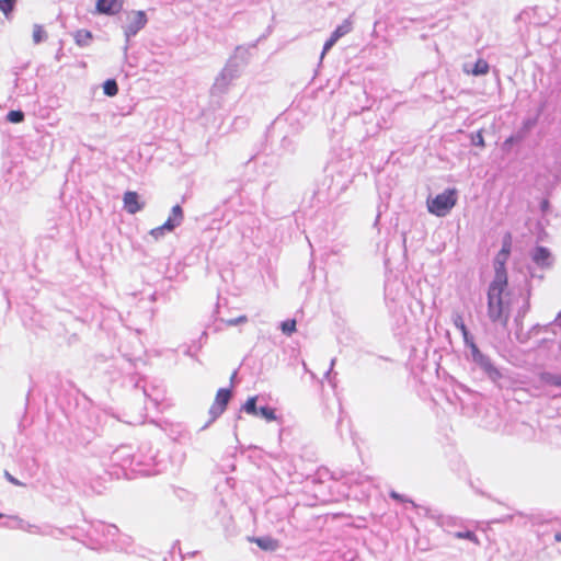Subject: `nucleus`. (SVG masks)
<instances>
[{
    "label": "nucleus",
    "mask_w": 561,
    "mask_h": 561,
    "mask_svg": "<svg viewBox=\"0 0 561 561\" xmlns=\"http://www.w3.org/2000/svg\"><path fill=\"white\" fill-rule=\"evenodd\" d=\"M507 284H504L503 277H494L488 290V316L494 323L506 327L510 318L508 302L505 297Z\"/></svg>",
    "instance_id": "obj_1"
},
{
    "label": "nucleus",
    "mask_w": 561,
    "mask_h": 561,
    "mask_svg": "<svg viewBox=\"0 0 561 561\" xmlns=\"http://www.w3.org/2000/svg\"><path fill=\"white\" fill-rule=\"evenodd\" d=\"M248 49L237 47L234 55L227 61L220 73L216 77L211 87L213 94H224L228 91L232 82L239 78L242 66L247 62L245 55Z\"/></svg>",
    "instance_id": "obj_2"
},
{
    "label": "nucleus",
    "mask_w": 561,
    "mask_h": 561,
    "mask_svg": "<svg viewBox=\"0 0 561 561\" xmlns=\"http://www.w3.org/2000/svg\"><path fill=\"white\" fill-rule=\"evenodd\" d=\"M456 190L448 188L443 193L436 195L434 198L427 199V209L433 215L444 217L456 205Z\"/></svg>",
    "instance_id": "obj_3"
},
{
    "label": "nucleus",
    "mask_w": 561,
    "mask_h": 561,
    "mask_svg": "<svg viewBox=\"0 0 561 561\" xmlns=\"http://www.w3.org/2000/svg\"><path fill=\"white\" fill-rule=\"evenodd\" d=\"M472 360L489 376V378L496 382L502 378L501 371L492 364L491 359L482 354L473 342H470Z\"/></svg>",
    "instance_id": "obj_4"
},
{
    "label": "nucleus",
    "mask_w": 561,
    "mask_h": 561,
    "mask_svg": "<svg viewBox=\"0 0 561 561\" xmlns=\"http://www.w3.org/2000/svg\"><path fill=\"white\" fill-rule=\"evenodd\" d=\"M183 217L184 216H183L182 207L180 205L173 206L171 209V214H170L169 218L167 219V221L163 225H161L157 228H153L150 231V234L157 240L160 239L161 237L164 236L165 232H171L176 227H179L183 221Z\"/></svg>",
    "instance_id": "obj_5"
},
{
    "label": "nucleus",
    "mask_w": 561,
    "mask_h": 561,
    "mask_svg": "<svg viewBox=\"0 0 561 561\" xmlns=\"http://www.w3.org/2000/svg\"><path fill=\"white\" fill-rule=\"evenodd\" d=\"M128 23L124 27L126 39L135 36L147 24V16L144 11H131L127 15Z\"/></svg>",
    "instance_id": "obj_6"
},
{
    "label": "nucleus",
    "mask_w": 561,
    "mask_h": 561,
    "mask_svg": "<svg viewBox=\"0 0 561 561\" xmlns=\"http://www.w3.org/2000/svg\"><path fill=\"white\" fill-rule=\"evenodd\" d=\"M230 399L231 391L229 389L221 388L217 391L215 401L209 409L211 421L216 420L219 415H221L225 412Z\"/></svg>",
    "instance_id": "obj_7"
},
{
    "label": "nucleus",
    "mask_w": 561,
    "mask_h": 561,
    "mask_svg": "<svg viewBox=\"0 0 561 561\" xmlns=\"http://www.w3.org/2000/svg\"><path fill=\"white\" fill-rule=\"evenodd\" d=\"M11 520L16 522V526L19 527V529H21L23 531H26L30 534L42 535V536H55L54 530L48 531L47 529H45V527H42V526H38L35 524H31L26 520H23L20 517H12Z\"/></svg>",
    "instance_id": "obj_8"
},
{
    "label": "nucleus",
    "mask_w": 561,
    "mask_h": 561,
    "mask_svg": "<svg viewBox=\"0 0 561 561\" xmlns=\"http://www.w3.org/2000/svg\"><path fill=\"white\" fill-rule=\"evenodd\" d=\"M124 0H98L96 11L102 14L114 15L123 8Z\"/></svg>",
    "instance_id": "obj_9"
},
{
    "label": "nucleus",
    "mask_w": 561,
    "mask_h": 561,
    "mask_svg": "<svg viewBox=\"0 0 561 561\" xmlns=\"http://www.w3.org/2000/svg\"><path fill=\"white\" fill-rule=\"evenodd\" d=\"M531 259L540 267H549L553 261L550 251L543 247H537L531 253Z\"/></svg>",
    "instance_id": "obj_10"
},
{
    "label": "nucleus",
    "mask_w": 561,
    "mask_h": 561,
    "mask_svg": "<svg viewBox=\"0 0 561 561\" xmlns=\"http://www.w3.org/2000/svg\"><path fill=\"white\" fill-rule=\"evenodd\" d=\"M125 209L134 215L142 209V204L138 202V194L136 192L128 191L123 197Z\"/></svg>",
    "instance_id": "obj_11"
},
{
    "label": "nucleus",
    "mask_w": 561,
    "mask_h": 561,
    "mask_svg": "<svg viewBox=\"0 0 561 561\" xmlns=\"http://www.w3.org/2000/svg\"><path fill=\"white\" fill-rule=\"evenodd\" d=\"M508 260V256L504 255V253L499 252L494 259V277L502 276L504 284H507V275L505 271V264Z\"/></svg>",
    "instance_id": "obj_12"
},
{
    "label": "nucleus",
    "mask_w": 561,
    "mask_h": 561,
    "mask_svg": "<svg viewBox=\"0 0 561 561\" xmlns=\"http://www.w3.org/2000/svg\"><path fill=\"white\" fill-rule=\"evenodd\" d=\"M451 320H453L454 325L461 332L465 343L467 345H469L470 342H472V339L470 337V334H469L468 329L463 322V318H462L461 313L454 312Z\"/></svg>",
    "instance_id": "obj_13"
},
{
    "label": "nucleus",
    "mask_w": 561,
    "mask_h": 561,
    "mask_svg": "<svg viewBox=\"0 0 561 561\" xmlns=\"http://www.w3.org/2000/svg\"><path fill=\"white\" fill-rule=\"evenodd\" d=\"M96 531L102 533L104 537L114 542L118 536L119 529L115 525L100 523L96 527Z\"/></svg>",
    "instance_id": "obj_14"
},
{
    "label": "nucleus",
    "mask_w": 561,
    "mask_h": 561,
    "mask_svg": "<svg viewBox=\"0 0 561 561\" xmlns=\"http://www.w3.org/2000/svg\"><path fill=\"white\" fill-rule=\"evenodd\" d=\"M353 30V22L351 19H346L340 24L331 34L333 38L339 41L341 37L345 36Z\"/></svg>",
    "instance_id": "obj_15"
},
{
    "label": "nucleus",
    "mask_w": 561,
    "mask_h": 561,
    "mask_svg": "<svg viewBox=\"0 0 561 561\" xmlns=\"http://www.w3.org/2000/svg\"><path fill=\"white\" fill-rule=\"evenodd\" d=\"M489 64L484 59H478L471 70L465 68L467 73H471L473 76H483L489 72Z\"/></svg>",
    "instance_id": "obj_16"
},
{
    "label": "nucleus",
    "mask_w": 561,
    "mask_h": 561,
    "mask_svg": "<svg viewBox=\"0 0 561 561\" xmlns=\"http://www.w3.org/2000/svg\"><path fill=\"white\" fill-rule=\"evenodd\" d=\"M114 543H116V546L121 549L129 551V549L133 547L134 540L129 535L118 533Z\"/></svg>",
    "instance_id": "obj_17"
},
{
    "label": "nucleus",
    "mask_w": 561,
    "mask_h": 561,
    "mask_svg": "<svg viewBox=\"0 0 561 561\" xmlns=\"http://www.w3.org/2000/svg\"><path fill=\"white\" fill-rule=\"evenodd\" d=\"M92 39V34L85 30H79L75 34V41L79 46H87Z\"/></svg>",
    "instance_id": "obj_18"
},
{
    "label": "nucleus",
    "mask_w": 561,
    "mask_h": 561,
    "mask_svg": "<svg viewBox=\"0 0 561 561\" xmlns=\"http://www.w3.org/2000/svg\"><path fill=\"white\" fill-rule=\"evenodd\" d=\"M540 379L545 383L553 385V386L561 388V375H554L551 373H542L540 375Z\"/></svg>",
    "instance_id": "obj_19"
},
{
    "label": "nucleus",
    "mask_w": 561,
    "mask_h": 561,
    "mask_svg": "<svg viewBox=\"0 0 561 561\" xmlns=\"http://www.w3.org/2000/svg\"><path fill=\"white\" fill-rule=\"evenodd\" d=\"M256 397H250L242 405V410L250 415H257L259 409L256 408Z\"/></svg>",
    "instance_id": "obj_20"
},
{
    "label": "nucleus",
    "mask_w": 561,
    "mask_h": 561,
    "mask_svg": "<svg viewBox=\"0 0 561 561\" xmlns=\"http://www.w3.org/2000/svg\"><path fill=\"white\" fill-rule=\"evenodd\" d=\"M33 42L34 44H39L47 38V34L44 31L42 25L35 24L33 27Z\"/></svg>",
    "instance_id": "obj_21"
},
{
    "label": "nucleus",
    "mask_w": 561,
    "mask_h": 561,
    "mask_svg": "<svg viewBox=\"0 0 561 561\" xmlns=\"http://www.w3.org/2000/svg\"><path fill=\"white\" fill-rule=\"evenodd\" d=\"M104 94L107 96H114L118 92V87L115 80L108 79L103 84Z\"/></svg>",
    "instance_id": "obj_22"
},
{
    "label": "nucleus",
    "mask_w": 561,
    "mask_h": 561,
    "mask_svg": "<svg viewBox=\"0 0 561 561\" xmlns=\"http://www.w3.org/2000/svg\"><path fill=\"white\" fill-rule=\"evenodd\" d=\"M257 415L265 419L268 422L276 421L277 416L275 410L270 407H261L259 409Z\"/></svg>",
    "instance_id": "obj_23"
},
{
    "label": "nucleus",
    "mask_w": 561,
    "mask_h": 561,
    "mask_svg": "<svg viewBox=\"0 0 561 561\" xmlns=\"http://www.w3.org/2000/svg\"><path fill=\"white\" fill-rule=\"evenodd\" d=\"M453 534L458 539H468V540L474 542L476 545L480 543L478 537L476 536V534L473 531H470V530H458V531H455Z\"/></svg>",
    "instance_id": "obj_24"
},
{
    "label": "nucleus",
    "mask_w": 561,
    "mask_h": 561,
    "mask_svg": "<svg viewBox=\"0 0 561 561\" xmlns=\"http://www.w3.org/2000/svg\"><path fill=\"white\" fill-rule=\"evenodd\" d=\"M458 520L455 517L443 516L439 518V525L446 530L451 533V528L457 525Z\"/></svg>",
    "instance_id": "obj_25"
},
{
    "label": "nucleus",
    "mask_w": 561,
    "mask_h": 561,
    "mask_svg": "<svg viewBox=\"0 0 561 561\" xmlns=\"http://www.w3.org/2000/svg\"><path fill=\"white\" fill-rule=\"evenodd\" d=\"M280 330L286 335H291L296 331V320L290 319L280 323Z\"/></svg>",
    "instance_id": "obj_26"
},
{
    "label": "nucleus",
    "mask_w": 561,
    "mask_h": 561,
    "mask_svg": "<svg viewBox=\"0 0 561 561\" xmlns=\"http://www.w3.org/2000/svg\"><path fill=\"white\" fill-rule=\"evenodd\" d=\"M7 119L10 123H21L24 119V113L22 111H10L7 115Z\"/></svg>",
    "instance_id": "obj_27"
},
{
    "label": "nucleus",
    "mask_w": 561,
    "mask_h": 561,
    "mask_svg": "<svg viewBox=\"0 0 561 561\" xmlns=\"http://www.w3.org/2000/svg\"><path fill=\"white\" fill-rule=\"evenodd\" d=\"M471 142L474 146L484 147V138L481 131L471 135Z\"/></svg>",
    "instance_id": "obj_28"
},
{
    "label": "nucleus",
    "mask_w": 561,
    "mask_h": 561,
    "mask_svg": "<svg viewBox=\"0 0 561 561\" xmlns=\"http://www.w3.org/2000/svg\"><path fill=\"white\" fill-rule=\"evenodd\" d=\"M247 321H248L247 316H240V317H238V318H233V319L225 320V323H226L228 327H234V325H238V324H241V323H245Z\"/></svg>",
    "instance_id": "obj_29"
},
{
    "label": "nucleus",
    "mask_w": 561,
    "mask_h": 561,
    "mask_svg": "<svg viewBox=\"0 0 561 561\" xmlns=\"http://www.w3.org/2000/svg\"><path fill=\"white\" fill-rule=\"evenodd\" d=\"M15 0H0V10L3 13H8L12 10Z\"/></svg>",
    "instance_id": "obj_30"
},
{
    "label": "nucleus",
    "mask_w": 561,
    "mask_h": 561,
    "mask_svg": "<svg viewBox=\"0 0 561 561\" xmlns=\"http://www.w3.org/2000/svg\"><path fill=\"white\" fill-rule=\"evenodd\" d=\"M501 253H504V255L510 256L511 252V237L506 236L503 240L502 249L500 251Z\"/></svg>",
    "instance_id": "obj_31"
},
{
    "label": "nucleus",
    "mask_w": 561,
    "mask_h": 561,
    "mask_svg": "<svg viewBox=\"0 0 561 561\" xmlns=\"http://www.w3.org/2000/svg\"><path fill=\"white\" fill-rule=\"evenodd\" d=\"M336 42L337 41L335 38L330 36V38L323 45V49H322V53H321V58H323V56L335 45Z\"/></svg>",
    "instance_id": "obj_32"
},
{
    "label": "nucleus",
    "mask_w": 561,
    "mask_h": 561,
    "mask_svg": "<svg viewBox=\"0 0 561 561\" xmlns=\"http://www.w3.org/2000/svg\"><path fill=\"white\" fill-rule=\"evenodd\" d=\"M256 543L263 549L272 548V540L270 538H257Z\"/></svg>",
    "instance_id": "obj_33"
},
{
    "label": "nucleus",
    "mask_w": 561,
    "mask_h": 561,
    "mask_svg": "<svg viewBox=\"0 0 561 561\" xmlns=\"http://www.w3.org/2000/svg\"><path fill=\"white\" fill-rule=\"evenodd\" d=\"M390 496H391L392 499L397 500V501H401V502H409V503H411L413 506H416V505L414 504V502H413V501L405 499L403 495H401V494L397 493L396 491H391V492H390Z\"/></svg>",
    "instance_id": "obj_34"
},
{
    "label": "nucleus",
    "mask_w": 561,
    "mask_h": 561,
    "mask_svg": "<svg viewBox=\"0 0 561 561\" xmlns=\"http://www.w3.org/2000/svg\"><path fill=\"white\" fill-rule=\"evenodd\" d=\"M12 517L13 516H8L7 520L2 524V526L9 529H19V527L16 526V522L11 520Z\"/></svg>",
    "instance_id": "obj_35"
},
{
    "label": "nucleus",
    "mask_w": 561,
    "mask_h": 561,
    "mask_svg": "<svg viewBox=\"0 0 561 561\" xmlns=\"http://www.w3.org/2000/svg\"><path fill=\"white\" fill-rule=\"evenodd\" d=\"M45 529H47L48 531L50 530H54L55 531V536H53L54 538L56 539H59L60 536L64 534V530L62 529H59V528H51V527H45Z\"/></svg>",
    "instance_id": "obj_36"
},
{
    "label": "nucleus",
    "mask_w": 561,
    "mask_h": 561,
    "mask_svg": "<svg viewBox=\"0 0 561 561\" xmlns=\"http://www.w3.org/2000/svg\"><path fill=\"white\" fill-rule=\"evenodd\" d=\"M5 478L15 485H22V483L15 479L13 476H11L8 471H5Z\"/></svg>",
    "instance_id": "obj_37"
},
{
    "label": "nucleus",
    "mask_w": 561,
    "mask_h": 561,
    "mask_svg": "<svg viewBox=\"0 0 561 561\" xmlns=\"http://www.w3.org/2000/svg\"><path fill=\"white\" fill-rule=\"evenodd\" d=\"M335 362H336V359H335V358L331 359L330 368H329V370L325 373V378H327L329 381H330V376H331L332 369H333V367H334V365H335Z\"/></svg>",
    "instance_id": "obj_38"
},
{
    "label": "nucleus",
    "mask_w": 561,
    "mask_h": 561,
    "mask_svg": "<svg viewBox=\"0 0 561 561\" xmlns=\"http://www.w3.org/2000/svg\"><path fill=\"white\" fill-rule=\"evenodd\" d=\"M554 540H556V541H561V531H556V534H554Z\"/></svg>",
    "instance_id": "obj_39"
},
{
    "label": "nucleus",
    "mask_w": 561,
    "mask_h": 561,
    "mask_svg": "<svg viewBox=\"0 0 561 561\" xmlns=\"http://www.w3.org/2000/svg\"><path fill=\"white\" fill-rule=\"evenodd\" d=\"M560 319H561V311L558 313V316H557V319H556V320L558 321V320H560Z\"/></svg>",
    "instance_id": "obj_40"
},
{
    "label": "nucleus",
    "mask_w": 561,
    "mask_h": 561,
    "mask_svg": "<svg viewBox=\"0 0 561 561\" xmlns=\"http://www.w3.org/2000/svg\"><path fill=\"white\" fill-rule=\"evenodd\" d=\"M2 517H4V515L0 513V518H2Z\"/></svg>",
    "instance_id": "obj_41"
}]
</instances>
